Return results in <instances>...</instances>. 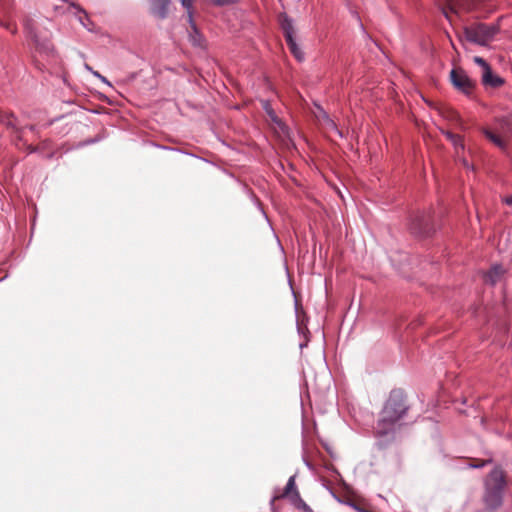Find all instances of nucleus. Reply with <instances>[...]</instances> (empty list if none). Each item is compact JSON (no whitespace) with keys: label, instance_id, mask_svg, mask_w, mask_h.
<instances>
[{"label":"nucleus","instance_id":"nucleus-1","mask_svg":"<svg viewBox=\"0 0 512 512\" xmlns=\"http://www.w3.org/2000/svg\"><path fill=\"white\" fill-rule=\"evenodd\" d=\"M405 397L401 391H392L387 399L378 421V433L386 434L403 418L407 412Z\"/></svg>","mask_w":512,"mask_h":512},{"label":"nucleus","instance_id":"nucleus-2","mask_svg":"<svg viewBox=\"0 0 512 512\" xmlns=\"http://www.w3.org/2000/svg\"><path fill=\"white\" fill-rule=\"evenodd\" d=\"M484 502L487 508L494 510L502 504L503 490L506 485L505 476L501 469L495 468L486 480Z\"/></svg>","mask_w":512,"mask_h":512},{"label":"nucleus","instance_id":"nucleus-3","mask_svg":"<svg viewBox=\"0 0 512 512\" xmlns=\"http://www.w3.org/2000/svg\"><path fill=\"white\" fill-rule=\"evenodd\" d=\"M499 31L496 24L474 23L463 28L465 39L471 43L486 46Z\"/></svg>","mask_w":512,"mask_h":512},{"label":"nucleus","instance_id":"nucleus-4","mask_svg":"<svg viewBox=\"0 0 512 512\" xmlns=\"http://www.w3.org/2000/svg\"><path fill=\"white\" fill-rule=\"evenodd\" d=\"M453 86L463 94L470 96L474 90L475 82L461 68H454L450 72Z\"/></svg>","mask_w":512,"mask_h":512},{"label":"nucleus","instance_id":"nucleus-5","mask_svg":"<svg viewBox=\"0 0 512 512\" xmlns=\"http://www.w3.org/2000/svg\"><path fill=\"white\" fill-rule=\"evenodd\" d=\"M281 27L283 29L284 36L291 53L295 56L297 60L302 61L304 59V54L294 39L293 24L292 21L287 16H283L281 20Z\"/></svg>","mask_w":512,"mask_h":512},{"label":"nucleus","instance_id":"nucleus-6","mask_svg":"<svg viewBox=\"0 0 512 512\" xmlns=\"http://www.w3.org/2000/svg\"><path fill=\"white\" fill-rule=\"evenodd\" d=\"M430 216L424 211H417L411 215L410 230L417 235H428Z\"/></svg>","mask_w":512,"mask_h":512},{"label":"nucleus","instance_id":"nucleus-7","mask_svg":"<svg viewBox=\"0 0 512 512\" xmlns=\"http://www.w3.org/2000/svg\"><path fill=\"white\" fill-rule=\"evenodd\" d=\"M483 134L485 137L491 141L496 147H498L501 150H506L507 148V140L510 131L506 132L504 130H495L492 131L487 128L482 129Z\"/></svg>","mask_w":512,"mask_h":512},{"label":"nucleus","instance_id":"nucleus-8","mask_svg":"<svg viewBox=\"0 0 512 512\" xmlns=\"http://www.w3.org/2000/svg\"><path fill=\"white\" fill-rule=\"evenodd\" d=\"M315 116L323 129H325L327 132L333 131L340 137H342V133L337 128L335 122L329 117V115L323 109H319Z\"/></svg>","mask_w":512,"mask_h":512},{"label":"nucleus","instance_id":"nucleus-9","mask_svg":"<svg viewBox=\"0 0 512 512\" xmlns=\"http://www.w3.org/2000/svg\"><path fill=\"white\" fill-rule=\"evenodd\" d=\"M170 2L171 0H150L151 13L157 18H166Z\"/></svg>","mask_w":512,"mask_h":512},{"label":"nucleus","instance_id":"nucleus-10","mask_svg":"<svg viewBox=\"0 0 512 512\" xmlns=\"http://www.w3.org/2000/svg\"><path fill=\"white\" fill-rule=\"evenodd\" d=\"M295 492H298L297 490V487H296V483H295V476H291L289 479H288V482L285 486V489L283 491V493H281L280 495H274L273 498L271 499V502H270V506H271V510L273 512H276L275 510V501L277 499H280V498H283V497H287L291 500V496L292 494H295Z\"/></svg>","mask_w":512,"mask_h":512},{"label":"nucleus","instance_id":"nucleus-11","mask_svg":"<svg viewBox=\"0 0 512 512\" xmlns=\"http://www.w3.org/2000/svg\"><path fill=\"white\" fill-rule=\"evenodd\" d=\"M481 79L482 83L485 86L490 87H499L503 84V80L492 73L491 67L485 68V70L481 71Z\"/></svg>","mask_w":512,"mask_h":512},{"label":"nucleus","instance_id":"nucleus-12","mask_svg":"<svg viewBox=\"0 0 512 512\" xmlns=\"http://www.w3.org/2000/svg\"><path fill=\"white\" fill-rule=\"evenodd\" d=\"M505 273V269L502 265H494L491 269L485 274V281L491 284H495Z\"/></svg>","mask_w":512,"mask_h":512},{"label":"nucleus","instance_id":"nucleus-13","mask_svg":"<svg viewBox=\"0 0 512 512\" xmlns=\"http://www.w3.org/2000/svg\"><path fill=\"white\" fill-rule=\"evenodd\" d=\"M190 25H191V29L192 31L190 32L189 34V38H190V42L194 45V46H197V47H202L203 46V38H202V35L199 33V31L197 30V27L195 25V23L192 21V22H189Z\"/></svg>","mask_w":512,"mask_h":512},{"label":"nucleus","instance_id":"nucleus-14","mask_svg":"<svg viewBox=\"0 0 512 512\" xmlns=\"http://www.w3.org/2000/svg\"><path fill=\"white\" fill-rule=\"evenodd\" d=\"M262 106H263V109L265 110V112L267 113V115L269 116V118L271 119L272 122H274L275 124L281 126L282 123L280 121V119L277 117L275 111L273 110V108L271 107L270 103L268 101H262Z\"/></svg>","mask_w":512,"mask_h":512},{"label":"nucleus","instance_id":"nucleus-15","mask_svg":"<svg viewBox=\"0 0 512 512\" xmlns=\"http://www.w3.org/2000/svg\"><path fill=\"white\" fill-rule=\"evenodd\" d=\"M291 502L298 508H302L304 510L308 509L307 504L303 501L301 498L299 492H295V494H292L291 496Z\"/></svg>","mask_w":512,"mask_h":512},{"label":"nucleus","instance_id":"nucleus-16","mask_svg":"<svg viewBox=\"0 0 512 512\" xmlns=\"http://www.w3.org/2000/svg\"><path fill=\"white\" fill-rule=\"evenodd\" d=\"M291 502L298 508H302L304 510L308 509L307 504L303 501L301 498L299 492H295V494H292L291 496Z\"/></svg>","mask_w":512,"mask_h":512},{"label":"nucleus","instance_id":"nucleus-17","mask_svg":"<svg viewBox=\"0 0 512 512\" xmlns=\"http://www.w3.org/2000/svg\"><path fill=\"white\" fill-rule=\"evenodd\" d=\"M73 7H75L82 15L79 16V21L80 23L89 29V26H88V22H89V17H88V14L85 12V10H83L81 7H79L78 5H75V4H72Z\"/></svg>","mask_w":512,"mask_h":512},{"label":"nucleus","instance_id":"nucleus-18","mask_svg":"<svg viewBox=\"0 0 512 512\" xmlns=\"http://www.w3.org/2000/svg\"><path fill=\"white\" fill-rule=\"evenodd\" d=\"M491 459H488V460H478V459H473L471 460L469 463H468V467L469 468H482L484 467L486 464L488 463H491Z\"/></svg>","mask_w":512,"mask_h":512},{"label":"nucleus","instance_id":"nucleus-19","mask_svg":"<svg viewBox=\"0 0 512 512\" xmlns=\"http://www.w3.org/2000/svg\"><path fill=\"white\" fill-rule=\"evenodd\" d=\"M182 6L187 10V13H188V20L189 22H192V6H193V2L194 0H180Z\"/></svg>","mask_w":512,"mask_h":512},{"label":"nucleus","instance_id":"nucleus-20","mask_svg":"<svg viewBox=\"0 0 512 512\" xmlns=\"http://www.w3.org/2000/svg\"><path fill=\"white\" fill-rule=\"evenodd\" d=\"M3 121L8 128L18 130L17 122L13 115L6 117Z\"/></svg>","mask_w":512,"mask_h":512},{"label":"nucleus","instance_id":"nucleus-21","mask_svg":"<svg viewBox=\"0 0 512 512\" xmlns=\"http://www.w3.org/2000/svg\"><path fill=\"white\" fill-rule=\"evenodd\" d=\"M451 143L454 145V147L456 149H458V148H460L462 150L464 149L463 140L460 135L455 134L454 139H451Z\"/></svg>","mask_w":512,"mask_h":512},{"label":"nucleus","instance_id":"nucleus-22","mask_svg":"<svg viewBox=\"0 0 512 512\" xmlns=\"http://www.w3.org/2000/svg\"><path fill=\"white\" fill-rule=\"evenodd\" d=\"M473 60L478 66L481 67L482 71L485 70V68L490 67L489 64L482 57L475 56Z\"/></svg>","mask_w":512,"mask_h":512},{"label":"nucleus","instance_id":"nucleus-23","mask_svg":"<svg viewBox=\"0 0 512 512\" xmlns=\"http://www.w3.org/2000/svg\"><path fill=\"white\" fill-rule=\"evenodd\" d=\"M212 4L216 6H224L233 3L235 0H209Z\"/></svg>","mask_w":512,"mask_h":512},{"label":"nucleus","instance_id":"nucleus-24","mask_svg":"<svg viewBox=\"0 0 512 512\" xmlns=\"http://www.w3.org/2000/svg\"><path fill=\"white\" fill-rule=\"evenodd\" d=\"M0 25L4 27L5 29L9 30L11 33H16L17 29L16 26L13 24H10L8 22H0Z\"/></svg>","mask_w":512,"mask_h":512},{"label":"nucleus","instance_id":"nucleus-25","mask_svg":"<svg viewBox=\"0 0 512 512\" xmlns=\"http://www.w3.org/2000/svg\"><path fill=\"white\" fill-rule=\"evenodd\" d=\"M92 74L95 77H97L101 82L105 83L108 86H111V83L107 80V78L101 75L98 71H92Z\"/></svg>","mask_w":512,"mask_h":512},{"label":"nucleus","instance_id":"nucleus-26","mask_svg":"<svg viewBox=\"0 0 512 512\" xmlns=\"http://www.w3.org/2000/svg\"><path fill=\"white\" fill-rule=\"evenodd\" d=\"M444 134H445L446 138H447L449 141H451V139H454V135H455L454 133H452V132H450V131H445V132H444Z\"/></svg>","mask_w":512,"mask_h":512},{"label":"nucleus","instance_id":"nucleus-27","mask_svg":"<svg viewBox=\"0 0 512 512\" xmlns=\"http://www.w3.org/2000/svg\"><path fill=\"white\" fill-rule=\"evenodd\" d=\"M504 201H505V203H506L507 205L512 206V196H508V197H506V198L504 199Z\"/></svg>","mask_w":512,"mask_h":512},{"label":"nucleus","instance_id":"nucleus-28","mask_svg":"<svg viewBox=\"0 0 512 512\" xmlns=\"http://www.w3.org/2000/svg\"><path fill=\"white\" fill-rule=\"evenodd\" d=\"M462 163L466 168H471L469 163L465 159L462 160Z\"/></svg>","mask_w":512,"mask_h":512},{"label":"nucleus","instance_id":"nucleus-29","mask_svg":"<svg viewBox=\"0 0 512 512\" xmlns=\"http://www.w3.org/2000/svg\"><path fill=\"white\" fill-rule=\"evenodd\" d=\"M84 67H85V69H87L91 73H92V71H94L88 64H85Z\"/></svg>","mask_w":512,"mask_h":512}]
</instances>
